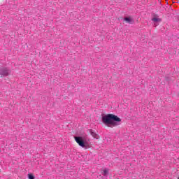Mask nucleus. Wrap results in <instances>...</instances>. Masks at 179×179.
Listing matches in <instances>:
<instances>
[{"mask_svg": "<svg viewBox=\"0 0 179 179\" xmlns=\"http://www.w3.org/2000/svg\"><path fill=\"white\" fill-rule=\"evenodd\" d=\"M102 122L108 128H114L121 125V118L114 114H107L102 115Z\"/></svg>", "mask_w": 179, "mask_h": 179, "instance_id": "1", "label": "nucleus"}, {"mask_svg": "<svg viewBox=\"0 0 179 179\" xmlns=\"http://www.w3.org/2000/svg\"><path fill=\"white\" fill-rule=\"evenodd\" d=\"M76 142L79 145V146H81V148H85V149H89L90 148V145L89 144V142H90V140L87 136H74Z\"/></svg>", "mask_w": 179, "mask_h": 179, "instance_id": "2", "label": "nucleus"}, {"mask_svg": "<svg viewBox=\"0 0 179 179\" xmlns=\"http://www.w3.org/2000/svg\"><path fill=\"white\" fill-rule=\"evenodd\" d=\"M10 73V70L6 67H2L0 69V76L3 77L8 76Z\"/></svg>", "mask_w": 179, "mask_h": 179, "instance_id": "3", "label": "nucleus"}, {"mask_svg": "<svg viewBox=\"0 0 179 179\" xmlns=\"http://www.w3.org/2000/svg\"><path fill=\"white\" fill-rule=\"evenodd\" d=\"M88 131L92 136H93V138H94L95 139H99V135L96 134V132L93 131L92 129H89Z\"/></svg>", "mask_w": 179, "mask_h": 179, "instance_id": "4", "label": "nucleus"}, {"mask_svg": "<svg viewBox=\"0 0 179 179\" xmlns=\"http://www.w3.org/2000/svg\"><path fill=\"white\" fill-rule=\"evenodd\" d=\"M124 20L125 22H127V23H129V24L134 23V20H133L132 17H125L124 18Z\"/></svg>", "mask_w": 179, "mask_h": 179, "instance_id": "5", "label": "nucleus"}, {"mask_svg": "<svg viewBox=\"0 0 179 179\" xmlns=\"http://www.w3.org/2000/svg\"><path fill=\"white\" fill-rule=\"evenodd\" d=\"M152 22H155V23H157V22H162V20L158 17H154L152 19Z\"/></svg>", "mask_w": 179, "mask_h": 179, "instance_id": "6", "label": "nucleus"}, {"mask_svg": "<svg viewBox=\"0 0 179 179\" xmlns=\"http://www.w3.org/2000/svg\"><path fill=\"white\" fill-rule=\"evenodd\" d=\"M28 178L29 179H34V176H33L31 174H28Z\"/></svg>", "mask_w": 179, "mask_h": 179, "instance_id": "7", "label": "nucleus"}, {"mask_svg": "<svg viewBox=\"0 0 179 179\" xmlns=\"http://www.w3.org/2000/svg\"><path fill=\"white\" fill-rule=\"evenodd\" d=\"M107 174H108V171L107 169H105L103 171V176H107Z\"/></svg>", "mask_w": 179, "mask_h": 179, "instance_id": "8", "label": "nucleus"}, {"mask_svg": "<svg viewBox=\"0 0 179 179\" xmlns=\"http://www.w3.org/2000/svg\"><path fill=\"white\" fill-rule=\"evenodd\" d=\"M178 179H179V178H178Z\"/></svg>", "mask_w": 179, "mask_h": 179, "instance_id": "9", "label": "nucleus"}]
</instances>
